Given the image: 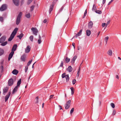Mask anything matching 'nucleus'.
<instances>
[{"mask_svg":"<svg viewBox=\"0 0 121 121\" xmlns=\"http://www.w3.org/2000/svg\"><path fill=\"white\" fill-rule=\"evenodd\" d=\"M1 69L2 70H3V66H1Z\"/></svg>","mask_w":121,"mask_h":121,"instance_id":"61","label":"nucleus"},{"mask_svg":"<svg viewBox=\"0 0 121 121\" xmlns=\"http://www.w3.org/2000/svg\"><path fill=\"white\" fill-rule=\"evenodd\" d=\"M47 20L46 19H45L43 21V22L44 23H46L47 22Z\"/></svg>","mask_w":121,"mask_h":121,"instance_id":"53","label":"nucleus"},{"mask_svg":"<svg viewBox=\"0 0 121 121\" xmlns=\"http://www.w3.org/2000/svg\"><path fill=\"white\" fill-rule=\"evenodd\" d=\"M13 3L15 5L18 6L19 5V0H13Z\"/></svg>","mask_w":121,"mask_h":121,"instance_id":"9","label":"nucleus"},{"mask_svg":"<svg viewBox=\"0 0 121 121\" xmlns=\"http://www.w3.org/2000/svg\"><path fill=\"white\" fill-rule=\"evenodd\" d=\"M22 15V12H20L17 17L16 21V24L17 25H18L19 23L20 18Z\"/></svg>","mask_w":121,"mask_h":121,"instance_id":"3","label":"nucleus"},{"mask_svg":"<svg viewBox=\"0 0 121 121\" xmlns=\"http://www.w3.org/2000/svg\"><path fill=\"white\" fill-rule=\"evenodd\" d=\"M29 39L30 40V41H33V36L31 35V36L29 37Z\"/></svg>","mask_w":121,"mask_h":121,"instance_id":"35","label":"nucleus"},{"mask_svg":"<svg viewBox=\"0 0 121 121\" xmlns=\"http://www.w3.org/2000/svg\"><path fill=\"white\" fill-rule=\"evenodd\" d=\"M12 73L13 74L16 75L18 73V71L17 70L15 69L13 71Z\"/></svg>","mask_w":121,"mask_h":121,"instance_id":"19","label":"nucleus"},{"mask_svg":"<svg viewBox=\"0 0 121 121\" xmlns=\"http://www.w3.org/2000/svg\"><path fill=\"white\" fill-rule=\"evenodd\" d=\"M110 20L108 21L107 22V23H106V26H105V29L106 28V27H107V26L109 24V23H110Z\"/></svg>","mask_w":121,"mask_h":121,"instance_id":"41","label":"nucleus"},{"mask_svg":"<svg viewBox=\"0 0 121 121\" xmlns=\"http://www.w3.org/2000/svg\"><path fill=\"white\" fill-rule=\"evenodd\" d=\"M96 10V8L95 4H94L93 6V7L92 9V10L93 11L95 12Z\"/></svg>","mask_w":121,"mask_h":121,"instance_id":"22","label":"nucleus"},{"mask_svg":"<svg viewBox=\"0 0 121 121\" xmlns=\"http://www.w3.org/2000/svg\"><path fill=\"white\" fill-rule=\"evenodd\" d=\"M109 37L108 36L106 37L105 38V41H108Z\"/></svg>","mask_w":121,"mask_h":121,"instance_id":"48","label":"nucleus"},{"mask_svg":"<svg viewBox=\"0 0 121 121\" xmlns=\"http://www.w3.org/2000/svg\"><path fill=\"white\" fill-rule=\"evenodd\" d=\"M93 25V22L91 21H90L88 24V27L89 29H91Z\"/></svg>","mask_w":121,"mask_h":121,"instance_id":"10","label":"nucleus"},{"mask_svg":"<svg viewBox=\"0 0 121 121\" xmlns=\"http://www.w3.org/2000/svg\"><path fill=\"white\" fill-rule=\"evenodd\" d=\"M7 8V5L6 4H3L0 8V10L3 11L5 10Z\"/></svg>","mask_w":121,"mask_h":121,"instance_id":"6","label":"nucleus"},{"mask_svg":"<svg viewBox=\"0 0 121 121\" xmlns=\"http://www.w3.org/2000/svg\"><path fill=\"white\" fill-rule=\"evenodd\" d=\"M41 42V37L39 35V39L38 40V42L39 44H40Z\"/></svg>","mask_w":121,"mask_h":121,"instance_id":"24","label":"nucleus"},{"mask_svg":"<svg viewBox=\"0 0 121 121\" xmlns=\"http://www.w3.org/2000/svg\"><path fill=\"white\" fill-rule=\"evenodd\" d=\"M31 29L33 34L35 35H37V33L38 32L37 30L36 29L33 27Z\"/></svg>","mask_w":121,"mask_h":121,"instance_id":"5","label":"nucleus"},{"mask_svg":"<svg viewBox=\"0 0 121 121\" xmlns=\"http://www.w3.org/2000/svg\"><path fill=\"white\" fill-rule=\"evenodd\" d=\"M108 54L110 56H111L112 54V51L111 50H109L107 52Z\"/></svg>","mask_w":121,"mask_h":121,"instance_id":"23","label":"nucleus"},{"mask_svg":"<svg viewBox=\"0 0 121 121\" xmlns=\"http://www.w3.org/2000/svg\"><path fill=\"white\" fill-rule=\"evenodd\" d=\"M70 89L71 90V94L72 95L74 93V89L73 87H71Z\"/></svg>","mask_w":121,"mask_h":121,"instance_id":"30","label":"nucleus"},{"mask_svg":"<svg viewBox=\"0 0 121 121\" xmlns=\"http://www.w3.org/2000/svg\"><path fill=\"white\" fill-rule=\"evenodd\" d=\"M87 9H86V10H85V11L84 12V15H83V18H84L85 16H86V14L87 13Z\"/></svg>","mask_w":121,"mask_h":121,"instance_id":"33","label":"nucleus"},{"mask_svg":"<svg viewBox=\"0 0 121 121\" xmlns=\"http://www.w3.org/2000/svg\"><path fill=\"white\" fill-rule=\"evenodd\" d=\"M74 110V108H72L71 109V110H70V113L71 114L73 112Z\"/></svg>","mask_w":121,"mask_h":121,"instance_id":"44","label":"nucleus"},{"mask_svg":"<svg viewBox=\"0 0 121 121\" xmlns=\"http://www.w3.org/2000/svg\"><path fill=\"white\" fill-rule=\"evenodd\" d=\"M77 58L76 56H74L73 58L71 60V62L72 64H74V62Z\"/></svg>","mask_w":121,"mask_h":121,"instance_id":"15","label":"nucleus"},{"mask_svg":"<svg viewBox=\"0 0 121 121\" xmlns=\"http://www.w3.org/2000/svg\"><path fill=\"white\" fill-rule=\"evenodd\" d=\"M72 45L73 46V48L74 49H75V43H72Z\"/></svg>","mask_w":121,"mask_h":121,"instance_id":"54","label":"nucleus"},{"mask_svg":"<svg viewBox=\"0 0 121 121\" xmlns=\"http://www.w3.org/2000/svg\"><path fill=\"white\" fill-rule=\"evenodd\" d=\"M105 25L106 24L105 23H103L102 24V27H104Z\"/></svg>","mask_w":121,"mask_h":121,"instance_id":"51","label":"nucleus"},{"mask_svg":"<svg viewBox=\"0 0 121 121\" xmlns=\"http://www.w3.org/2000/svg\"><path fill=\"white\" fill-rule=\"evenodd\" d=\"M26 58V56L24 55H22L21 58V60L23 61H25V59Z\"/></svg>","mask_w":121,"mask_h":121,"instance_id":"18","label":"nucleus"},{"mask_svg":"<svg viewBox=\"0 0 121 121\" xmlns=\"http://www.w3.org/2000/svg\"><path fill=\"white\" fill-rule=\"evenodd\" d=\"M36 62H35L33 65L32 66V68H33L34 67V65L35 63Z\"/></svg>","mask_w":121,"mask_h":121,"instance_id":"63","label":"nucleus"},{"mask_svg":"<svg viewBox=\"0 0 121 121\" xmlns=\"http://www.w3.org/2000/svg\"><path fill=\"white\" fill-rule=\"evenodd\" d=\"M95 12L99 14H101L102 13L101 11L100 10H96Z\"/></svg>","mask_w":121,"mask_h":121,"instance_id":"32","label":"nucleus"},{"mask_svg":"<svg viewBox=\"0 0 121 121\" xmlns=\"http://www.w3.org/2000/svg\"><path fill=\"white\" fill-rule=\"evenodd\" d=\"M82 29L80 30L78 32L77 34L78 36H79L81 35L82 34Z\"/></svg>","mask_w":121,"mask_h":121,"instance_id":"26","label":"nucleus"},{"mask_svg":"<svg viewBox=\"0 0 121 121\" xmlns=\"http://www.w3.org/2000/svg\"><path fill=\"white\" fill-rule=\"evenodd\" d=\"M70 60V59L67 57L65 59L66 62V63H68L69 62V61Z\"/></svg>","mask_w":121,"mask_h":121,"instance_id":"31","label":"nucleus"},{"mask_svg":"<svg viewBox=\"0 0 121 121\" xmlns=\"http://www.w3.org/2000/svg\"><path fill=\"white\" fill-rule=\"evenodd\" d=\"M2 43L1 44V45L3 46H4L6 45L7 44V41H5Z\"/></svg>","mask_w":121,"mask_h":121,"instance_id":"28","label":"nucleus"},{"mask_svg":"<svg viewBox=\"0 0 121 121\" xmlns=\"http://www.w3.org/2000/svg\"><path fill=\"white\" fill-rule=\"evenodd\" d=\"M63 62L62 61H61L60 66L61 67H63Z\"/></svg>","mask_w":121,"mask_h":121,"instance_id":"47","label":"nucleus"},{"mask_svg":"<svg viewBox=\"0 0 121 121\" xmlns=\"http://www.w3.org/2000/svg\"><path fill=\"white\" fill-rule=\"evenodd\" d=\"M28 68V66H26L25 67V71L26 73L27 71Z\"/></svg>","mask_w":121,"mask_h":121,"instance_id":"39","label":"nucleus"},{"mask_svg":"<svg viewBox=\"0 0 121 121\" xmlns=\"http://www.w3.org/2000/svg\"><path fill=\"white\" fill-rule=\"evenodd\" d=\"M91 34V31L89 30H86V35L87 36H89Z\"/></svg>","mask_w":121,"mask_h":121,"instance_id":"17","label":"nucleus"},{"mask_svg":"<svg viewBox=\"0 0 121 121\" xmlns=\"http://www.w3.org/2000/svg\"><path fill=\"white\" fill-rule=\"evenodd\" d=\"M17 44H15L13 45V46L12 49V51H13L14 52V51H15L17 48Z\"/></svg>","mask_w":121,"mask_h":121,"instance_id":"14","label":"nucleus"},{"mask_svg":"<svg viewBox=\"0 0 121 121\" xmlns=\"http://www.w3.org/2000/svg\"><path fill=\"white\" fill-rule=\"evenodd\" d=\"M76 82V80L75 79H74L72 81V83L73 85Z\"/></svg>","mask_w":121,"mask_h":121,"instance_id":"43","label":"nucleus"},{"mask_svg":"<svg viewBox=\"0 0 121 121\" xmlns=\"http://www.w3.org/2000/svg\"><path fill=\"white\" fill-rule=\"evenodd\" d=\"M4 53L3 50L1 48H0V56L3 55Z\"/></svg>","mask_w":121,"mask_h":121,"instance_id":"20","label":"nucleus"},{"mask_svg":"<svg viewBox=\"0 0 121 121\" xmlns=\"http://www.w3.org/2000/svg\"><path fill=\"white\" fill-rule=\"evenodd\" d=\"M71 101L69 100L67 101L65 105V108L66 109H68L70 106Z\"/></svg>","mask_w":121,"mask_h":121,"instance_id":"4","label":"nucleus"},{"mask_svg":"<svg viewBox=\"0 0 121 121\" xmlns=\"http://www.w3.org/2000/svg\"><path fill=\"white\" fill-rule=\"evenodd\" d=\"M106 1V0H103V4H104L105 2Z\"/></svg>","mask_w":121,"mask_h":121,"instance_id":"58","label":"nucleus"},{"mask_svg":"<svg viewBox=\"0 0 121 121\" xmlns=\"http://www.w3.org/2000/svg\"><path fill=\"white\" fill-rule=\"evenodd\" d=\"M32 61V60L31 59V60H30L27 63V65L26 66H28L31 63Z\"/></svg>","mask_w":121,"mask_h":121,"instance_id":"37","label":"nucleus"},{"mask_svg":"<svg viewBox=\"0 0 121 121\" xmlns=\"http://www.w3.org/2000/svg\"><path fill=\"white\" fill-rule=\"evenodd\" d=\"M33 0H28L27 4H30L32 2Z\"/></svg>","mask_w":121,"mask_h":121,"instance_id":"42","label":"nucleus"},{"mask_svg":"<svg viewBox=\"0 0 121 121\" xmlns=\"http://www.w3.org/2000/svg\"><path fill=\"white\" fill-rule=\"evenodd\" d=\"M23 35L22 33H21L20 35L17 36V37L19 38L20 39H21L23 37Z\"/></svg>","mask_w":121,"mask_h":121,"instance_id":"27","label":"nucleus"},{"mask_svg":"<svg viewBox=\"0 0 121 121\" xmlns=\"http://www.w3.org/2000/svg\"><path fill=\"white\" fill-rule=\"evenodd\" d=\"M113 1V0H111L108 3V5H109Z\"/></svg>","mask_w":121,"mask_h":121,"instance_id":"56","label":"nucleus"},{"mask_svg":"<svg viewBox=\"0 0 121 121\" xmlns=\"http://www.w3.org/2000/svg\"><path fill=\"white\" fill-rule=\"evenodd\" d=\"M80 73V72H78L77 74V76L78 78L79 76V74Z\"/></svg>","mask_w":121,"mask_h":121,"instance_id":"50","label":"nucleus"},{"mask_svg":"<svg viewBox=\"0 0 121 121\" xmlns=\"http://www.w3.org/2000/svg\"><path fill=\"white\" fill-rule=\"evenodd\" d=\"M21 79H20L17 82V85L13 89L12 93L13 94H14L17 91V89L19 87L20 85L21 84Z\"/></svg>","mask_w":121,"mask_h":121,"instance_id":"2","label":"nucleus"},{"mask_svg":"<svg viewBox=\"0 0 121 121\" xmlns=\"http://www.w3.org/2000/svg\"><path fill=\"white\" fill-rule=\"evenodd\" d=\"M14 53V52L13 51H11L10 52L8 57V60H10V59L12 57Z\"/></svg>","mask_w":121,"mask_h":121,"instance_id":"12","label":"nucleus"},{"mask_svg":"<svg viewBox=\"0 0 121 121\" xmlns=\"http://www.w3.org/2000/svg\"><path fill=\"white\" fill-rule=\"evenodd\" d=\"M80 48H79V47H78V50H80Z\"/></svg>","mask_w":121,"mask_h":121,"instance_id":"64","label":"nucleus"},{"mask_svg":"<svg viewBox=\"0 0 121 121\" xmlns=\"http://www.w3.org/2000/svg\"><path fill=\"white\" fill-rule=\"evenodd\" d=\"M30 13H28L26 15V17L27 18H29L30 17Z\"/></svg>","mask_w":121,"mask_h":121,"instance_id":"34","label":"nucleus"},{"mask_svg":"<svg viewBox=\"0 0 121 121\" xmlns=\"http://www.w3.org/2000/svg\"><path fill=\"white\" fill-rule=\"evenodd\" d=\"M53 8V5H51L50 6V9L49 10V13H50V12H51V11L52 10Z\"/></svg>","mask_w":121,"mask_h":121,"instance_id":"25","label":"nucleus"},{"mask_svg":"<svg viewBox=\"0 0 121 121\" xmlns=\"http://www.w3.org/2000/svg\"><path fill=\"white\" fill-rule=\"evenodd\" d=\"M65 74V73H63L62 75V78L65 77L66 76Z\"/></svg>","mask_w":121,"mask_h":121,"instance_id":"46","label":"nucleus"},{"mask_svg":"<svg viewBox=\"0 0 121 121\" xmlns=\"http://www.w3.org/2000/svg\"><path fill=\"white\" fill-rule=\"evenodd\" d=\"M35 6L34 5L30 7V10L31 11H32L34 10Z\"/></svg>","mask_w":121,"mask_h":121,"instance_id":"40","label":"nucleus"},{"mask_svg":"<svg viewBox=\"0 0 121 121\" xmlns=\"http://www.w3.org/2000/svg\"><path fill=\"white\" fill-rule=\"evenodd\" d=\"M80 67H79V68L78 69V72H80Z\"/></svg>","mask_w":121,"mask_h":121,"instance_id":"57","label":"nucleus"},{"mask_svg":"<svg viewBox=\"0 0 121 121\" xmlns=\"http://www.w3.org/2000/svg\"><path fill=\"white\" fill-rule=\"evenodd\" d=\"M8 85L9 86H11L13 84V81L12 78L10 79L8 81Z\"/></svg>","mask_w":121,"mask_h":121,"instance_id":"7","label":"nucleus"},{"mask_svg":"<svg viewBox=\"0 0 121 121\" xmlns=\"http://www.w3.org/2000/svg\"><path fill=\"white\" fill-rule=\"evenodd\" d=\"M6 37L4 36L0 38V43H3L5 40Z\"/></svg>","mask_w":121,"mask_h":121,"instance_id":"11","label":"nucleus"},{"mask_svg":"<svg viewBox=\"0 0 121 121\" xmlns=\"http://www.w3.org/2000/svg\"><path fill=\"white\" fill-rule=\"evenodd\" d=\"M63 6L60 9V10H59V11L60 12H61L62 11V10L63 9Z\"/></svg>","mask_w":121,"mask_h":121,"instance_id":"55","label":"nucleus"},{"mask_svg":"<svg viewBox=\"0 0 121 121\" xmlns=\"http://www.w3.org/2000/svg\"><path fill=\"white\" fill-rule=\"evenodd\" d=\"M116 78H117V79H119V77H118V75H117L116 76Z\"/></svg>","mask_w":121,"mask_h":121,"instance_id":"59","label":"nucleus"},{"mask_svg":"<svg viewBox=\"0 0 121 121\" xmlns=\"http://www.w3.org/2000/svg\"><path fill=\"white\" fill-rule=\"evenodd\" d=\"M38 97H37L35 99V102L36 103H37L38 102Z\"/></svg>","mask_w":121,"mask_h":121,"instance_id":"38","label":"nucleus"},{"mask_svg":"<svg viewBox=\"0 0 121 121\" xmlns=\"http://www.w3.org/2000/svg\"><path fill=\"white\" fill-rule=\"evenodd\" d=\"M65 78H66V80L67 82H68L69 79V75L68 74L66 75Z\"/></svg>","mask_w":121,"mask_h":121,"instance_id":"29","label":"nucleus"},{"mask_svg":"<svg viewBox=\"0 0 121 121\" xmlns=\"http://www.w3.org/2000/svg\"><path fill=\"white\" fill-rule=\"evenodd\" d=\"M18 28H16L14 29L11 34L10 37L9 39H8V41H11L12 40L16 34L17 31L18 30Z\"/></svg>","mask_w":121,"mask_h":121,"instance_id":"1","label":"nucleus"},{"mask_svg":"<svg viewBox=\"0 0 121 121\" xmlns=\"http://www.w3.org/2000/svg\"><path fill=\"white\" fill-rule=\"evenodd\" d=\"M54 95H52L50 96V98L49 99H51L52 97H53V96H54Z\"/></svg>","mask_w":121,"mask_h":121,"instance_id":"52","label":"nucleus"},{"mask_svg":"<svg viewBox=\"0 0 121 121\" xmlns=\"http://www.w3.org/2000/svg\"><path fill=\"white\" fill-rule=\"evenodd\" d=\"M30 46L28 45L25 50V52L26 53H28L30 51Z\"/></svg>","mask_w":121,"mask_h":121,"instance_id":"8","label":"nucleus"},{"mask_svg":"<svg viewBox=\"0 0 121 121\" xmlns=\"http://www.w3.org/2000/svg\"><path fill=\"white\" fill-rule=\"evenodd\" d=\"M8 90V88L7 87L4 88L3 89V94L4 95H5V93H6Z\"/></svg>","mask_w":121,"mask_h":121,"instance_id":"16","label":"nucleus"},{"mask_svg":"<svg viewBox=\"0 0 121 121\" xmlns=\"http://www.w3.org/2000/svg\"><path fill=\"white\" fill-rule=\"evenodd\" d=\"M116 113V111L115 110H113V112H112V115H115Z\"/></svg>","mask_w":121,"mask_h":121,"instance_id":"49","label":"nucleus"},{"mask_svg":"<svg viewBox=\"0 0 121 121\" xmlns=\"http://www.w3.org/2000/svg\"><path fill=\"white\" fill-rule=\"evenodd\" d=\"M10 94V92H9L5 97V101L6 102L9 97Z\"/></svg>","mask_w":121,"mask_h":121,"instance_id":"13","label":"nucleus"},{"mask_svg":"<svg viewBox=\"0 0 121 121\" xmlns=\"http://www.w3.org/2000/svg\"><path fill=\"white\" fill-rule=\"evenodd\" d=\"M72 68L71 66H69L67 70L68 71L70 72H71L72 70Z\"/></svg>","mask_w":121,"mask_h":121,"instance_id":"21","label":"nucleus"},{"mask_svg":"<svg viewBox=\"0 0 121 121\" xmlns=\"http://www.w3.org/2000/svg\"><path fill=\"white\" fill-rule=\"evenodd\" d=\"M44 103H43L42 104V107L43 108L44 106Z\"/></svg>","mask_w":121,"mask_h":121,"instance_id":"60","label":"nucleus"},{"mask_svg":"<svg viewBox=\"0 0 121 121\" xmlns=\"http://www.w3.org/2000/svg\"><path fill=\"white\" fill-rule=\"evenodd\" d=\"M59 106L60 108V109H62V108H61V106L60 105H59Z\"/></svg>","mask_w":121,"mask_h":121,"instance_id":"62","label":"nucleus"},{"mask_svg":"<svg viewBox=\"0 0 121 121\" xmlns=\"http://www.w3.org/2000/svg\"><path fill=\"white\" fill-rule=\"evenodd\" d=\"M3 17H2L0 16V21L3 22Z\"/></svg>","mask_w":121,"mask_h":121,"instance_id":"45","label":"nucleus"},{"mask_svg":"<svg viewBox=\"0 0 121 121\" xmlns=\"http://www.w3.org/2000/svg\"><path fill=\"white\" fill-rule=\"evenodd\" d=\"M111 106L113 108H114L115 107V105L114 104L112 103L110 104Z\"/></svg>","mask_w":121,"mask_h":121,"instance_id":"36","label":"nucleus"}]
</instances>
